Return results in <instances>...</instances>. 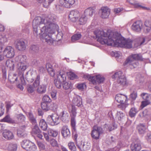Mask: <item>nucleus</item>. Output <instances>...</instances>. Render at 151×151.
<instances>
[{
	"instance_id": "20e7f679",
	"label": "nucleus",
	"mask_w": 151,
	"mask_h": 151,
	"mask_svg": "<svg viewBox=\"0 0 151 151\" xmlns=\"http://www.w3.org/2000/svg\"><path fill=\"white\" fill-rule=\"evenodd\" d=\"M85 78H87L93 84H96L97 83H101L103 82L104 80V78L100 75H97L96 76H91L89 75H86L84 76Z\"/></svg>"
},
{
	"instance_id": "5fc2aeb1",
	"label": "nucleus",
	"mask_w": 151,
	"mask_h": 151,
	"mask_svg": "<svg viewBox=\"0 0 151 151\" xmlns=\"http://www.w3.org/2000/svg\"><path fill=\"white\" fill-rule=\"evenodd\" d=\"M54 81L55 85L57 88H60L61 87V81L57 78V79L55 80Z\"/></svg>"
},
{
	"instance_id": "1a4fd4ad",
	"label": "nucleus",
	"mask_w": 151,
	"mask_h": 151,
	"mask_svg": "<svg viewBox=\"0 0 151 151\" xmlns=\"http://www.w3.org/2000/svg\"><path fill=\"white\" fill-rule=\"evenodd\" d=\"M4 54L6 58H11L14 55V49L11 46H8L4 50Z\"/></svg>"
},
{
	"instance_id": "c03bdc74",
	"label": "nucleus",
	"mask_w": 151,
	"mask_h": 151,
	"mask_svg": "<svg viewBox=\"0 0 151 151\" xmlns=\"http://www.w3.org/2000/svg\"><path fill=\"white\" fill-rule=\"evenodd\" d=\"M58 106L56 103L52 102L51 103H49V110L55 111L58 108Z\"/></svg>"
},
{
	"instance_id": "37998d69",
	"label": "nucleus",
	"mask_w": 151,
	"mask_h": 151,
	"mask_svg": "<svg viewBox=\"0 0 151 151\" xmlns=\"http://www.w3.org/2000/svg\"><path fill=\"white\" fill-rule=\"evenodd\" d=\"M81 37V35L80 33H76L74 35L71 37V40L73 42L79 40Z\"/></svg>"
},
{
	"instance_id": "f257e3e1",
	"label": "nucleus",
	"mask_w": 151,
	"mask_h": 151,
	"mask_svg": "<svg viewBox=\"0 0 151 151\" xmlns=\"http://www.w3.org/2000/svg\"><path fill=\"white\" fill-rule=\"evenodd\" d=\"M55 19L51 15H49L45 19L38 17L33 20L32 26L33 31L36 34L38 33L37 27L40 28V39L45 41L49 45H52L54 40L52 37V34L55 32V29L58 27V25L53 23Z\"/></svg>"
},
{
	"instance_id": "412c9836",
	"label": "nucleus",
	"mask_w": 151,
	"mask_h": 151,
	"mask_svg": "<svg viewBox=\"0 0 151 151\" xmlns=\"http://www.w3.org/2000/svg\"><path fill=\"white\" fill-rule=\"evenodd\" d=\"M127 1L135 8L144 9L145 8L142 6L138 2L134 0H127Z\"/></svg>"
},
{
	"instance_id": "f704fd0d",
	"label": "nucleus",
	"mask_w": 151,
	"mask_h": 151,
	"mask_svg": "<svg viewBox=\"0 0 151 151\" xmlns=\"http://www.w3.org/2000/svg\"><path fill=\"white\" fill-rule=\"evenodd\" d=\"M3 122H6L10 124H14L15 123V121L11 119L9 115H8L6 116L1 120Z\"/></svg>"
},
{
	"instance_id": "4d7b16f0",
	"label": "nucleus",
	"mask_w": 151,
	"mask_h": 151,
	"mask_svg": "<svg viewBox=\"0 0 151 151\" xmlns=\"http://www.w3.org/2000/svg\"><path fill=\"white\" fill-rule=\"evenodd\" d=\"M63 87L64 89L67 90L71 88L72 86L70 83L66 82L63 84Z\"/></svg>"
},
{
	"instance_id": "338daca9",
	"label": "nucleus",
	"mask_w": 151,
	"mask_h": 151,
	"mask_svg": "<svg viewBox=\"0 0 151 151\" xmlns=\"http://www.w3.org/2000/svg\"><path fill=\"white\" fill-rule=\"evenodd\" d=\"M9 78H10V81L12 83H14L17 80V75L15 74H14L13 75V77L12 78H11L10 77H9Z\"/></svg>"
},
{
	"instance_id": "a19ab883",
	"label": "nucleus",
	"mask_w": 151,
	"mask_h": 151,
	"mask_svg": "<svg viewBox=\"0 0 151 151\" xmlns=\"http://www.w3.org/2000/svg\"><path fill=\"white\" fill-rule=\"evenodd\" d=\"M145 29L147 32L150 31L151 28V22L149 21H146L145 22Z\"/></svg>"
},
{
	"instance_id": "c756f323",
	"label": "nucleus",
	"mask_w": 151,
	"mask_h": 151,
	"mask_svg": "<svg viewBox=\"0 0 151 151\" xmlns=\"http://www.w3.org/2000/svg\"><path fill=\"white\" fill-rule=\"evenodd\" d=\"M26 58V57L25 55H20L16 57L15 60L18 63H24L25 62Z\"/></svg>"
},
{
	"instance_id": "4c0bfd02",
	"label": "nucleus",
	"mask_w": 151,
	"mask_h": 151,
	"mask_svg": "<svg viewBox=\"0 0 151 151\" xmlns=\"http://www.w3.org/2000/svg\"><path fill=\"white\" fill-rule=\"evenodd\" d=\"M40 75H37L35 78V80L33 83V87L36 88L39 86L40 84Z\"/></svg>"
},
{
	"instance_id": "39448f33",
	"label": "nucleus",
	"mask_w": 151,
	"mask_h": 151,
	"mask_svg": "<svg viewBox=\"0 0 151 151\" xmlns=\"http://www.w3.org/2000/svg\"><path fill=\"white\" fill-rule=\"evenodd\" d=\"M47 122L52 126L55 125L59 123L60 122V118L58 115L56 114L49 115L47 119Z\"/></svg>"
},
{
	"instance_id": "9d476101",
	"label": "nucleus",
	"mask_w": 151,
	"mask_h": 151,
	"mask_svg": "<svg viewBox=\"0 0 151 151\" xmlns=\"http://www.w3.org/2000/svg\"><path fill=\"white\" fill-rule=\"evenodd\" d=\"M99 13L102 18H106L110 14V10L107 7H103L100 10Z\"/></svg>"
},
{
	"instance_id": "603ef678",
	"label": "nucleus",
	"mask_w": 151,
	"mask_h": 151,
	"mask_svg": "<svg viewBox=\"0 0 151 151\" xmlns=\"http://www.w3.org/2000/svg\"><path fill=\"white\" fill-rule=\"evenodd\" d=\"M17 117L19 121L21 122H24L25 119L24 116L22 114H17Z\"/></svg>"
},
{
	"instance_id": "13d9d810",
	"label": "nucleus",
	"mask_w": 151,
	"mask_h": 151,
	"mask_svg": "<svg viewBox=\"0 0 151 151\" xmlns=\"http://www.w3.org/2000/svg\"><path fill=\"white\" fill-rule=\"evenodd\" d=\"M68 75L69 77L71 80H73L77 78V76L72 72H70L68 73Z\"/></svg>"
},
{
	"instance_id": "e433bc0d",
	"label": "nucleus",
	"mask_w": 151,
	"mask_h": 151,
	"mask_svg": "<svg viewBox=\"0 0 151 151\" xmlns=\"http://www.w3.org/2000/svg\"><path fill=\"white\" fill-rule=\"evenodd\" d=\"M32 142L27 140H24L21 142L22 147L26 150Z\"/></svg>"
},
{
	"instance_id": "2eb2a0df",
	"label": "nucleus",
	"mask_w": 151,
	"mask_h": 151,
	"mask_svg": "<svg viewBox=\"0 0 151 151\" xmlns=\"http://www.w3.org/2000/svg\"><path fill=\"white\" fill-rule=\"evenodd\" d=\"M141 147L140 142L138 139L133 142L131 145L132 151H139Z\"/></svg>"
},
{
	"instance_id": "6e6d98bb",
	"label": "nucleus",
	"mask_w": 151,
	"mask_h": 151,
	"mask_svg": "<svg viewBox=\"0 0 151 151\" xmlns=\"http://www.w3.org/2000/svg\"><path fill=\"white\" fill-rule=\"evenodd\" d=\"M76 117H71V125L73 129L75 131L76 130Z\"/></svg>"
},
{
	"instance_id": "aec40b11",
	"label": "nucleus",
	"mask_w": 151,
	"mask_h": 151,
	"mask_svg": "<svg viewBox=\"0 0 151 151\" xmlns=\"http://www.w3.org/2000/svg\"><path fill=\"white\" fill-rule=\"evenodd\" d=\"M127 97L124 95L121 94H118L116 95L115 97L116 100L119 103H123L124 100L126 101Z\"/></svg>"
},
{
	"instance_id": "6ab92c4d",
	"label": "nucleus",
	"mask_w": 151,
	"mask_h": 151,
	"mask_svg": "<svg viewBox=\"0 0 151 151\" xmlns=\"http://www.w3.org/2000/svg\"><path fill=\"white\" fill-rule=\"evenodd\" d=\"M61 133L64 138L69 137L70 136V132L67 126H64L63 127Z\"/></svg>"
},
{
	"instance_id": "09e8293b",
	"label": "nucleus",
	"mask_w": 151,
	"mask_h": 151,
	"mask_svg": "<svg viewBox=\"0 0 151 151\" xmlns=\"http://www.w3.org/2000/svg\"><path fill=\"white\" fill-rule=\"evenodd\" d=\"M124 116V114L121 111L117 112L116 116V118L118 120L121 121L123 119Z\"/></svg>"
},
{
	"instance_id": "774afa93",
	"label": "nucleus",
	"mask_w": 151,
	"mask_h": 151,
	"mask_svg": "<svg viewBox=\"0 0 151 151\" xmlns=\"http://www.w3.org/2000/svg\"><path fill=\"white\" fill-rule=\"evenodd\" d=\"M50 144L53 147L58 146L57 142L54 139H52L50 140Z\"/></svg>"
},
{
	"instance_id": "69168bd1",
	"label": "nucleus",
	"mask_w": 151,
	"mask_h": 151,
	"mask_svg": "<svg viewBox=\"0 0 151 151\" xmlns=\"http://www.w3.org/2000/svg\"><path fill=\"white\" fill-rule=\"evenodd\" d=\"M137 96V93L136 92L134 91L130 95V98L133 100H135Z\"/></svg>"
},
{
	"instance_id": "7c9ffc66",
	"label": "nucleus",
	"mask_w": 151,
	"mask_h": 151,
	"mask_svg": "<svg viewBox=\"0 0 151 151\" xmlns=\"http://www.w3.org/2000/svg\"><path fill=\"white\" fill-rule=\"evenodd\" d=\"M39 126L41 129L45 131L47 128V124L43 119H41L39 123Z\"/></svg>"
},
{
	"instance_id": "423d86ee",
	"label": "nucleus",
	"mask_w": 151,
	"mask_h": 151,
	"mask_svg": "<svg viewBox=\"0 0 151 151\" xmlns=\"http://www.w3.org/2000/svg\"><path fill=\"white\" fill-rule=\"evenodd\" d=\"M103 132V130L101 127L95 126L93 127V130L91 132V136L93 138L97 139L99 138L100 135Z\"/></svg>"
},
{
	"instance_id": "8fccbe9b",
	"label": "nucleus",
	"mask_w": 151,
	"mask_h": 151,
	"mask_svg": "<svg viewBox=\"0 0 151 151\" xmlns=\"http://www.w3.org/2000/svg\"><path fill=\"white\" fill-rule=\"evenodd\" d=\"M49 103L43 102L41 103V107L42 109L45 111L49 110Z\"/></svg>"
},
{
	"instance_id": "b1692460",
	"label": "nucleus",
	"mask_w": 151,
	"mask_h": 151,
	"mask_svg": "<svg viewBox=\"0 0 151 151\" xmlns=\"http://www.w3.org/2000/svg\"><path fill=\"white\" fill-rule=\"evenodd\" d=\"M61 119L63 122H66L68 121L69 119V114L66 111H63L60 113Z\"/></svg>"
},
{
	"instance_id": "7ed1b4c3",
	"label": "nucleus",
	"mask_w": 151,
	"mask_h": 151,
	"mask_svg": "<svg viewBox=\"0 0 151 151\" xmlns=\"http://www.w3.org/2000/svg\"><path fill=\"white\" fill-rule=\"evenodd\" d=\"M137 60H143L142 56L141 54H132L127 58L125 62V63L129 65L131 68H134L136 67L139 64Z\"/></svg>"
},
{
	"instance_id": "58836bf2",
	"label": "nucleus",
	"mask_w": 151,
	"mask_h": 151,
	"mask_svg": "<svg viewBox=\"0 0 151 151\" xmlns=\"http://www.w3.org/2000/svg\"><path fill=\"white\" fill-rule=\"evenodd\" d=\"M48 134L50 136L55 137L58 135V132L56 130L50 128L48 130Z\"/></svg>"
},
{
	"instance_id": "f03ea898",
	"label": "nucleus",
	"mask_w": 151,
	"mask_h": 151,
	"mask_svg": "<svg viewBox=\"0 0 151 151\" xmlns=\"http://www.w3.org/2000/svg\"><path fill=\"white\" fill-rule=\"evenodd\" d=\"M97 40L102 44L108 45H115L121 47L127 48L132 47V41L130 39H125L122 37L119 34L110 31L105 32L103 30H96L94 32Z\"/></svg>"
},
{
	"instance_id": "49530a36",
	"label": "nucleus",
	"mask_w": 151,
	"mask_h": 151,
	"mask_svg": "<svg viewBox=\"0 0 151 151\" xmlns=\"http://www.w3.org/2000/svg\"><path fill=\"white\" fill-rule=\"evenodd\" d=\"M6 65L8 67H9L10 69H13L14 67V62L12 60H8L6 61Z\"/></svg>"
},
{
	"instance_id": "bb28decb",
	"label": "nucleus",
	"mask_w": 151,
	"mask_h": 151,
	"mask_svg": "<svg viewBox=\"0 0 151 151\" xmlns=\"http://www.w3.org/2000/svg\"><path fill=\"white\" fill-rule=\"evenodd\" d=\"M27 68V66L24 63H18L17 68L19 73H21L24 71Z\"/></svg>"
},
{
	"instance_id": "79ce46f5",
	"label": "nucleus",
	"mask_w": 151,
	"mask_h": 151,
	"mask_svg": "<svg viewBox=\"0 0 151 151\" xmlns=\"http://www.w3.org/2000/svg\"><path fill=\"white\" fill-rule=\"evenodd\" d=\"M26 150L27 151H35L37 148V146L35 144L32 142Z\"/></svg>"
},
{
	"instance_id": "0eeeda50",
	"label": "nucleus",
	"mask_w": 151,
	"mask_h": 151,
	"mask_svg": "<svg viewBox=\"0 0 151 151\" xmlns=\"http://www.w3.org/2000/svg\"><path fill=\"white\" fill-rule=\"evenodd\" d=\"M14 43L16 48L19 51H23L26 49V44L24 40H16Z\"/></svg>"
},
{
	"instance_id": "a878e982",
	"label": "nucleus",
	"mask_w": 151,
	"mask_h": 151,
	"mask_svg": "<svg viewBox=\"0 0 151 151\" xmlns=\"http://www.w3.org/2000/svg\"><path fill=\"white\" fill-rule=\"evenodd\" d=\"M28 116L29 121L33 125L37 124L36 119V117L34 116L32 113L29 112Z\"/></svg>"
},
{
	"instance_id": "f3484780",
	"label": "nucleus",
	"mask_w": 151,
	"mask_h": 151,
	"mask_svg": "<svg viewBox=\"0 0 151 151\" xmlns=\"http://www.w3.org/2000/svg\"><path fill=\"white\" fill-rule=\"evenodd\" d=\"M57 78L58 79L64 82L66 79V75L65 72L60 70L57 73Z\"/></svg>"
},
{
	"instance_id": "393cba45",
	"label": "nucleus",
	"mask_w": 151,
	"mask_h": 151,
	"mask_svg": "<svg viewBox=\"0 0 151 151\" xmlns=\"http://www.w3.org/2000/svg\"><path fill=\"white\" fill-rule=\"evenodd\" d=\"M46 67L48 73L52 77H53L55 75V72L52 68V65L49 63L47 64Z\"/></svg>"
},
{
	"instance_id": "c85d7f7f",
	"label": "nucleus",
	"mask_w": 151,
	"mask_h": 151,
	"mask_svg": "<svg viewBox=\"0 0 151 151\" xmlns=\"http://www.w3.org/2000/svg\"><path fill=\"white\" fill-rule=\"evenodd\" d=\"M137 129L139 133L142 134L145 133L146 128L145 125L143 124H139L137 126Z\"/></svg>"
},
{
	"instance_id": "f8f14e48",
	"label": "nucleus",
	"mask_w": 151,
	"mask_h": 151,
	"mask_svg": "<svg viewBox=\"0 0 151 151\" xmlns=\"http://www.w3.org/2000/svg\"><path fill=\"white\" fill-rule=\"evenodd\" d=\"M142 27V23L140 21L134 22L131 26L132 29L134 31L138 32L140 31Z\"/></svg>"
},
{
	"instance_id": "2f4dec72",
	"label": "nucleus",
	"mask_w": 151,
	"mask_h": 151,
	"mask_svg": "<svg viewBox=\"0 0 151 151\" xmlns=\"http://www.w3.org/2000/svg\"><path fill=\"white\" fill-rule=\"evenodd\" d=\"M17 145L16 144L11 143L7 145L6 148L9 151H16L17 149Z\"/></svg>"
},
{
	"instance_id": "3c124183",
	"label": "nucleus",
	"mask_w": 151,
	"mask_h": 151,
	"mask_svg": "<svg viewBox=\"0 0 151 151\" xmlns=\"http://www.w3.org/2000/svg\"><path fill=\"white\" fill-rule=\"evenodd\" d=\"M17 135L20 137H26L27 134H25L23 131H22L20 129H18L17 132Z\"/></svg>"
},
{
	"instance_id": "72a5a7b5",
	"label": "nucleus",
	"mask_w": 151,
	"mask_h": 151,
	"mask_svg": "<svg viewBox=\"0 0 151 151\" xmlns=\"http://www.w3.org/2000/svg\"><path fill=\"white\" fill-rule=\"evenodd\" d=\"M54 0H37L40 3H42L43 6L47 8L50 4Z\"/></svg>"
},
{
	"instance_id": "a211bd4d",
	"label": "nucleus",
	"mask_w": 151,
	"mask_h": 151,
	"mask_svg": "<svg viewBox=\"0 0 151 151\" xmlns=\"http://www.w3.org/2000/svg\"><path fill=\"white\" fill-rule=\"evenodd\" d=\"M72 101L74 105L78 107H80L82 104V99L78 96H76L74 97Z\"/></svg>"
},
{
	"instance_id": "6e6552de",
	"label": "nucleus",
	"mask_w": 151,
	"mask_h": 151,
	"mask_svg": "<svg viewBox=\"0 0 151 151\" xmlns=\"http://www.w3.org/2000/svg\"><path fill=\"white\" fill-rule=\"evenodd\" d=\"M80 15V13L78 11L73 10L70 12L69 18L71 22H75L78 20Z\"/></svg>"
},
{
	"instance_id": "864d4df0",
	"label": "nucleus",
	"mask_w": 151,
	"mask_h": 151,
	"mask_svg": "<svg viewBox=\"0 0 151 151\" xmlns=\"http://www.w3.org/2000/svg\"><path fill=\"white\" fill-rule=\"evenodd\" d=\"M69 148L71 151H76V148L74 142H70L68 144Z\"/></svg>"
},
{
	"instance_id": "4be33fe9",
	"label": "nucleus",
	"mask_w": 151,
	"mask_h": 151,
	"mask_svg": "<svg viewBox=\"0 0 151 151\" xmlns=\"http://www.w3.org/2000/svg\"><path fill=\"white\" fill-rule=\"evenodd\" d=\"M71 117H76L77 114L76 109L74 105H71L68 108Z\"/></svg>"
},
{
	"instance_id": "a18cd8bd",
	"label": "nucleus",
	"mask_w": 151,
	"mask_h": 151,
	"mask_svg": "<svg viewBox=\"0 0 151 151\" xmlns=\"http://www.w3.org/2000/svg\"><path fill=\"white\" fill-rule=\"evenodd\" d=\"M123 76H124L122 71H120L116 72L112 76V78H117L118 79L122 78Z\"/></svg>"
},
{
	"instance_id": "9b49d317",
	"label": "nucleus",
	"mask_w": 151,
	"mask_h": 151,
	"mask_svg": "<svg viewBox=\"0 0 151 151\" xmlns=\"http://www.w3.org/2000/svg\"><path fill=\"white\" fill-rule=\"evenodd\" d=\"M75 2V0H59L60 5L66 8H70Z\"/></svg>"
},
{
	"instance_id": "ea45409f",
	"label": "nucleus",
	"mask_w": 151,
	"mask_h": 151,
	"mask_svg": "<svg viewBox=\"0 0 151 151\" xmlns=\"http://www.w3.org/2000/svg\"><path fill=\"white\" fill-rule=\"evenodd\" d=\"M38 47L35 45H32L30 48L29 51L31 53L34 54L38 52Z\"/></svg>"
},
{
	"instance_id": "0e129e2a",
	"label": "nucleus",
	"mask_w": 151,
	"mask_h": 151,
	"mask_svg": "<svg viewBox=\"0 0 151 151\" xmlns=\"http://www.w3.org/2000/svg\"><path fill=\"white\" fill-rule=\"evenodd\" d=\"M139 40V44L140 45L145 44L147 42L146 41V39L145 37L140 38Z\"/></svg>"
},
{
	"instance_id": "dca6fc26",
	"label": "nucleus",
	"mask_w": 151,
	"mask_h": 151,
	"mask_svg": "<svg viewBox=\"0 0 151 151\" xmlns=\"http://www.w3.org/2000/svg\"><path fill=\"white\" fill-rule=\"evenodd\" d=\"M2 135L4 137L8 140L12 139L14 137V136L12 132L7 129L4 130Z\"/></svg>"
},
{
	"instance_id": "de8ad7c7",
	"label": "nucleus",
	"mask_w": 151,
	"mask_h": 151,
	"mask_svg": "<svg viewBox=\"0 0 151 151\" xmlns=\"http://www.w3.org/2000/svg\"><path fill=\"white\" fill-rule=\"evenodd\" d=\"M137 113V109L135 108H132L129 111V115L130 117H132L135 116Z\"/></svg>"
},
{
	"instance_id": "052dcab7",
	"label": "nucleus",
	"mask_w": 151,
	"mask_h": 151,
	"mask_svg": "<svg viewBox=\"0 0 151 151\" xmlns=\"http://www.w3.org/2000/svg\"><path fill=\"white\" fill-rule=\"evenodd\" d=\"M77 88L79 90L82 91L83 89L86 88V85L84 83L79 84L77 86Z\"/></svg>"
},
{
	"instance_id": "ddd939ff",
	"label": "nucleus",
	"mask_w": 151,
	"mask_h": 151,
	"mask_svg": "<svg viewBox=\"0 0 151 151\" xmlns=\"http://www.w3.org/2000/svg\"><path fill=\"white\" fill-rule=\"evenodd\" d=\"M32 134H35L39 138L42 139L43 136L42 132L39 128L37 124L34 125L32 128Z\"/></svg>"
},
{
	"instance_id": "680f3d73",
	"label": "nucleus",
	"mask_w": 151,
	"mask_h": 151,
	"mask_svg": "<svg viewBox=\"0 0 151 151\" xmlns=\"http://www.w3.org/2000/svg\"><path fill=\"white\" fill-rule=\"evenodd\" d=\"M37 143L39 147L41 150L45 149V146L43 143L39 141L37 142Z\"/></svg>"
},
{
	"instance_id": "4468645a",
	"label": "nucleus",
	"mask_w": 151,
	"mask_h": 151,
	"mask_svg": "<svg viewBox=\"0 0 151 151\" xmlns=\"http://www.w3.org/2000/svg\"><path fill=\"white\" fill-rule=\"evenodd\" d=\"M81 142H80L78 143L76 142L77 146L80 150L85 151L89 150L91 147V145L90 143L88 142H83V145L82 146Z\"/></svg>"
},
{
	"instance_id": "473e14b6",
	"label": "nucleus",
	"mask_w": 151,
	"mask_h": 151,
	"mask_svg": "<svg viewBox=\"0 0 151 151\" xmlns=\"http://www.w3.org/2000/svg\"><path fill=\"white\" fill-rule=\"evenodd\" d=\"M95 12V10L92 7H89L85 10L84 12V14L86 16H89L90 17L92 16L93 13Z\"/></svg>"
},
{
	"instance_id": "e2e57ef3",
	"label": "nucleus",
	"mask_w": 151,
	"mask_h": 151,
	"mask_svg": "<svg viewBox=\"0 0 151 151\" xmlns=\"http://www.w3.org/2000/svg\"><path fill=\"white\" fill-rule=\"evenodd\" d=\"M35 88L33 87V85H29L27 87V89L28 92L29 93H33L35 90Z\"/></svg>"
},
{
	"instance_id": "bf43d9fd",
	"label": "nucleus",
	"mask_w": 151,
	"mask_h": 151,
	"mask_svg": "<svg viewBox=\"0 0 151 151\" xmlns=\"http://www.w3.org/2000/svg\"><path fill=\"white\" fill-rule=\"evenodd\" d=\"M42 100L43 102L47 103H49L51 101V99L47 95L44 96Z\"/></svg>"
},
{
	"instance_id": "cd10ccee",
	"label": "nucleus",
	"mask_w": 151,
	"mask_h": 151,
	"mask_svg": "<svg viewBox=\"0 0 151 151\" xmlns=\"http://www.w3.org/2000/svg\"><path fill=\"white\" fill-rule=\"evenodd\" d=\"M87 18L85 14H82L79 18L78 21V24L80 25L85 24L87 22Z\"/></svg>"
},
{
	"instance_id": "c9c22d12",
	"label": "nucleus",
	"mask_w": 151,
	"mask_h": 151,
	"mask_svg": "<svg viewBox=\"0 0 151 151\" xmlns=\"http://www.w3.org/2000/svg\"><path fill=\"white\" fill-rule=\"evenodd\" d=\"M46 86L45 85L42 84L37 89V92L40 94L45 93L46 91Z\"/></svg>"
},
{
	"instance_id": "5701e85b",
	"label": "nucleus",
	"mask_w": 151,
	"mask_h": 151,
	"mask_svg": "<svg viewBox=\"0 0 151 151\" xmlns=\"http://www.w3.org/2000/svg\"><path fill=\"white\" fill-rule=\"evenodd\" d=\"M117 83L119 86H125L127 84L126 78L124 76H123L122 78L117 79Z\"/></svg>"
}]
</instances>
